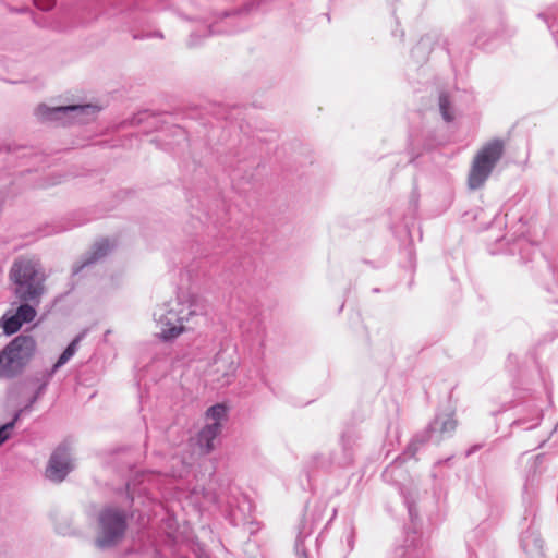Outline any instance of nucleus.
<instances>
[{
	"label": "nucleus",
	"instance_id": "obj_1",
	"mask_svg": "<svg viewBox=\"0 0 558 558\" xmlns=\"http://www.w3.org/2000/svg\"><path fill=\"white\" fill-rule=\"evenodd\" d=\"M108 2L119 5L128 19L129 32L134 39L163 38L160 31H150L154 13L168 8L169 0H83L75 5H64L58 13L53 27L64 32L71 27L87 23L96 17L97 12Z\"/></svg>",
	"mask_w": 558,
	"mask_h": 558
},
{
	"label": "nucleus",
	"instance_id": "obj_2",
	"mask_svg": "<svg viewBox=\"0 0 558 558\" xmlns=\"http://www.w3.org/2000/svg\"><path fill=\"white\" fill-rule=\"evenodd\" d=\"M488 28L487 21L477 14L468 19L461 28L449 37H442L436 31L429 32L421 37L418 43L411 50V57L416 63H424L435 46H440L447 51L451 61L460 53L461 47L465 45H480L486 48L483 37Z\"/></svg>",
	"mask_w": 558,
	"mask_h": 558
},
{
	"label": "nucleus",
	"instance_id": "obj_3",
	"mask_svg": "<svg viewBox=\"0 0 558 558\" xmlns=\"http://www.w3.org/2000/svg\"><path fill=\"white\" fill-rule=\"evenodd\" d=\"M207 306L197 295H189L186 300L180 296L154 312V318L159 327V337L168 342L178 338L182 332L194 329V326L205 320Z\"/></svg>",
	"mask_w": 558,
	"mask_h": 558
},
{
	"label": "nucleus",
	"instance_id": "obj_4",
	"mask_svg": "<svg viewBox=\"0 0 558 558\" xmlns=\"http://www.w3.org/2000/svg\"><path fill=\"white\" fill-rule=\"evenodd\" d=\"M9 278L13 294L21 303L37 307L45 293L46 276L40 263L34 258H17L11 266Z\"/></svg>",
	"mask_w": 558,
	"mask_h": 558
},
{
	"label": "nucleus",
	"instance_id": "obj_5",
	"mask_svg": "<svg viewBox=\"0 0 558 558\" xmlns=\"http://www.w3.org/2000/svg\"><path fill=\"white\" fill-rule=\"evenodd\" d=\"M37 349L31 335L14 337L0 350V378L13 379L20 376L33 360Z\"/></svg>",
	"mask_w": 558,
	"mask_h": 558
},
{
	"label": "nucleus",
	"instance_id": "obj_6",
	"mask_svg": "<svg viewBox=\"0 0 558 558\" xmlns=\"http://www.w3.org/2000/svg\"><path fill=\"white\" fill-rule=\"evenodd\" d=\"M267 0H254L246 3L242 9L238 11H225L219 21L215 24H202L196 31L190 34L187 39V46L194 48L201 45V38L214 34H235L244 31L248 27V21L246 15Z\"/></svg>",
	"mask_w": 558,
	"mask_h": 558
},
{
	"label": "nucleus",
	"instance_id": "obj_7",
	"mask_svg": "<svg viewBox=\"0 0 558 558\" xmlns=\"http://www.w3.org/2000/svg\"><path fill=\"white\" fill-rule=\"evenodd\" d=\"M126 529V511L111 505L105 506L97 517L95 546L101 550L116 547L124 538Z\"/></svg>",
	"mask_w": 558,
	"mask_h": 558
},
{
	"label": "nucleus",
	"instance_id": "obj_8",
	"mask_svg": "<svg viewBox=\"0 0 558 558\" xmlns=\"http://www.w3.org/2000/svg\"><path fill=\"white\" fill-rule=\"evenodd\" d=\"M505 153V143L494 138L485 143L473 158L468 174V186L475 191L484 186Z\"/></svg>",
	"mask_w": 558,
	"mask_h": 558
},
{
	"label": "nucleus",
	"instance_id": "obj_9",
	"mask_svg": "<svg viewBox=\"0 0 558 558\" xmlns=\"http://www.w3.org/2000/svg\"><path fill=\"white\" fill-rule=\"evenodd\" d=\"M99 111L100 107L93 104L58 107H48L41 104L35 109V116L41 122H59L62 125L71 123L85 124L93 120Z\"/></svg>",
	"mask_w": 558,
	"mask_h": 558
},
{
	"label": "nucleus",
	"instance_id": "obj_10",
	"mask_svg": "<svg viewBox=\"0 0 558 558\" xmlns=\"http://www.w3.org/2000/svg\"><path fill=\"white\" fill-rule=\"evenodd\" d=\"M456 428L457 421L453 412L436 414L427 428L412 438L404 451V454L411 458L414 457L418 451L420 446L428 441L439 445L444 439L451 437Z\"/></svg>",
	"mask_w": 558,
	"mask_h": 558
},
{
	"label": "nucleus",
	"instance_id": "obj_11",
	"mask_svg": "<svg viewBox=\"0 0 558 558\" xmlns=\"http://www.w3.org/2000/svg\"><path fill=\"white\" fill-rule=\"evenodd\" d=\"M37 315L36 307L33 304L20 303L15 312L7 311L0 318V329L2 333L10 337L16 333L24 324L32 323Z\"/></svg>",
	"mask_w": 558,
	"mask_h": 558
},
{
	"label": "nucleus",
	"instance_id": "obj_12",
	"mask_svg": "<svg viewBox=\"0 0 558 558\" xmlns=\"http://www.w3.org/2000/svg\"><path fill=\"white\" fill-rule=\"evenodd\" d=\"M72 471L71 454L64 445L58 446L51 453L47 468L46 477L52 482H62Z\"/></svg>",
	"mask_w": 558,
	"mask_h": 558
},
{
	"label": "nucleus",
	"instance_id": "obj_13",
	"mask_svg": "<svg viewBox=\"0 0 558 558\" xmlns=\"http://www.w3.org/2000/svg\"><path fill=\"white\" fill-rule=\"evenodd\" d=\"M520 547L526 558L544 557V539L538 530L531 522L530 526L520 536Z\"/></svg>",
	"mask_w": 558,
	"mask_h": 558
},
{
	"label": "nucleus",
	"instance_id": "obj_14",
	"mask_svg": "<svg viewBox=\"0 0 558 558\" xmlns=\"http://www.w3.org/2000/svg\"><path fill=\"white\" fill-rule=\"evenodd\" d=\"M113 245L110 244L108 239H101L97 241L85 255L82 256L81 260L75 263L72 267V275L77 276L83 269L94 265L105 256H107Z\"/></svg>",
	"mask_w": 558,
	"mask_h": 558
},
{
	"label": "nucleus",
	"instance_id": "obj_15",
	"mask_svg": "<svg viewBox=\"0 0 558 558\" xmlns=\"http://www.w3.org/2000/svg\"><path fill=\"white\" fill-rule=\"evenodd\" d=\"M33 149L26 146H19L12 143L0 145V162L12 165L21 160V165H27L31 158H36Z\"/></svg>",
	"mask_w": 558,
	"mask_h": 558
},
{
	"label": "nucleus",
	"instance_id": "obj_16",
	"mask_svg": "<svg viewBox=\"0 0 558 558\" xmlns=\"http://www.w3.org/2000/svg\"><path fill=\"white\" fill-rule=\"evenodd\" d=\"M544 461H545V454L538 453L535 456H526V453L522 454L520 458V462H525V483L527 485H531L533 488L534 485L538 484V477L541 476L543 470H544Z\"/></svg>",
	"mask_w": 558,
	"mask_h": 558
},
{
	"label": "nucleus",
	"instance_id": "obj_17",
	"mask_svg": "<svg viewBox=\"0 0 558 558\" xmlns=\"http://www.w3.org/2000/svg\"><path fill=\"white\" fill-rule=\"evenodd\" d=\"M359 439L356 433L353 429H348L341 435V447L343 456L341 458H331V463H335L341 468L350 465L353 461V446Z\"/></svg>",
	"mask_w": 558,
	"mask_h": 558
},
{
	"label": "nucleus",
	"instance_id": "obj_18",
	"mask_svg": "<svg viewBox=\"0 0 558 558\" xmlns=\"http://www.w3.org/2000/svg\"><path fill=\"white\" fill-rule=\"evenodd\" d=\"M221 429L222 425L208 423L199 430L197 435V444L205 453H209L214 450L215 440L220 435Z\"/></svg>",
	"mask_w": 558,
	"mask_h": 558
},
{
	"label": "nucleus",
	"instance_id": "obj_19",
	"mask_svg": "<svg viewBox=\"0 0 558 558\" xmlns=\"http://www.w3.org/2000/svg\"><path fill=\"white\" fill-rule=\"evenodd\" d=\"M537 485L532 488L531 485L524 484L522 493V501L524 506V520L531 518V522H534L537 509Z\"/></svg>",
	"mask_w": 558,
	"mask_h": 558
},
{
	"label": "nucleus",
	"instance_id": "obj_20",
	"mask_svg": "<svg viewBox=\"0 0 558 558\" xmlns=\"http://www.w3.org/2000/svg\"><path fill=\"white\" fill-rule=\"evenodd\" d=\"M221 345V349L214 357V363L216 365L222 364L226 367V372H232L235 369V347L230 343H222Z\"/></svg>",
	"mask_w": 558,
	"mask_h": 558
},
{
	"label": "nucleus",
	"instance_id": "obj_21",
	"mask_svg": "<svg viewBox=\"0 0 558 558\" xmlns=\"http://www.w3.org/2000/svg\"><path fill=\"white\" fill-rule=\"evenodd\" d=\"M32 381L37 384L33 396L27 400L25 410H32L33 405L45 395L48 385L51 381L50 377H47L43 372L32 378Z\"/></svg>",
	"mask_w": 558,
	"mask_h": 558
},
{
	"label": "nucleus",
	"instance_id": "obj_22",
	"mask_svg": "<svg viewBox=\"0 0 558 558\" xmlns=\"http://www.w3.org/2000/svg\"><path fill=\"white\" fill-rule=\"evenodd\" d=\"M29 411L31 410H25L24 405L23 408L14 411L10 421L0 425V447L12 437V433L16 427V424L20 422L22 414Z\"/></svg>",
	"mask_w": 558,
	"mask_h": 558
},
{
	"label": "nucleus",
	"instance_id": "obj_23",
	"mask_svg": "<svg viewBox=\"0 0 558 558\" xmlns=\"http://www.w3.org/2000/svg\"><path fill=\"white\" fill-rule=\"evenodd\" d=\"M537 16L547 24V27L558 46V2L549 8L547 12H542Z\"/></svg>",
	"mask_w": 558,
	"mask_h": 558
},
{
	"label": "nucleus",
	"instance_id": "obj_24",
	"mask_svg": "<svg viewBox=\"0 0 558 558\" xmlns=\"http://www.w3.org/2000/svg\"><path fill=\"white\" fill-rule=\"evenodd\" d=\"M400 493L403 497V502L408 509L411 523L413 524L414 533H416V519L418 518V510L416 508L414 495L411 490H405V488L403 487L400 488Z\"/></svg>",
	"mask_w": 558,
	"mask_h": 558
},
{
	"label": "nucleus",
	"instance_id": "obj_25",
	"mask_svg": "<svg viewBox=\"0 0 558 558\" xmlns=\"http://www.w3.org/2000/svg\"><path fill=\"white\" fill-rule=\"evenodd\" d=\"M438 107L442 119L447 123H450L454 120V110L448 93L440 92L438 96Z\"/></svg>",
	"mask_w": 558,
	"mask_h": 558
},
{
	"label": "nucleus",
	"instance_id": "obj_26",
	"mask_svg": "<svg viewBox=\"0 0 558 558\" xmlns=\"http://www.w3.org/2000/svg\"><path fill=\"white\" fill-rule=\"evenodd\" d=\"M542 417V410L539 408H535L530 418H518L513 421L512 427H521L524 430H530L539 425Z\"/></svg>",
	"mask_w": 558,
	"mask_h": 558
},
{
	"label": "nucleus",
	"instance_id": "obj_27",
	"mask_svg": "<svg viewBox=\"0 0 558 558\" xmlns=\"http://www.w3.org/2000/svg\"><path fill=\"white\" fill-rule=\"evenodd\" d=\"M147 476L148 475L145 473L138 474L133 481H129L125 484V490H126V496L129 499V506H131L134 501L135 494L137 492V485H144ZM146 488H147L146 486L140 487L138 493L141 490H145Z\"/></svg>",
	"mask_w": 558,
	"mask_h": 558
},
{
	"label": "nucleus",
	"instance_id": "obj_28",
	"mask_svg": "<svg viewBox=\"0 0 558 558\" xmlns=\"http://www.w3.org/2000/svg\"><path fill=\"white\" fill-rule=\"evenodd\" d=\"M206 416L213 420V423L222 425V421H226L228 416V407L223 403H216L207 409Z\"/></svg>",
	"mask_w": 558,
	"mask_h": 558
},
{
	"label": "nucleus",
	"instance_id": "obj_29",
	"mask_svg": "<svg viewBox=\"0 0 558 558\" xmlns=\"http://www.w3.org/2000/svg\"><path fill=\"white\" fill-rule=\"evenodd\" d=\"M87 333H88V329L82 330L80 333H77L72 339V341L63 350V353L66 355V357H69V360H71L75 355V353L78 349V344L84 340V338L87 336Z\"/></svg>",
	"mask_w": 558,
	"mask_h": 558
},
{
	"label": "nucleus",
	"instance_id": "obj_30",
	"mask_svg": "<svg viewBox=\"0 0 558 558\" xmlns=\"http://www.w3.org/2000/svg\"><path fill=\"white\" fill-rule=\"evenodd\" d=\"M303 529L304 527H302L298 533V536H296L295 543H294V549H295L296 555L301 556L300 558H307L305 547H304V539L310 535V532H305Z\"/></svg>",
	"mask_w": 558,
	"mask_h": 558
},
{
	"label": "nucleus",
	"instance_id": "obj_31",
	"mask_svg": "<svg viewBox=\"0 0 558 558\" xmlns=\"http://www.w3.org/2000/svg\"><path fill=\"white\" fill-rule=\"evenodd\" d=\"M399 460H400L399 458L395 459V461L391 464H389L384 470V472L381 474L384 481H386V482H393L395 481V478H393L395 474L397 472H402V470H401V462Z\"/></svg>",
	"mask_w": 558,
	"mask_h": 558
},
{
	"label": "nucleus",
	"instance_id": "obj_32",
	"mask_svg": "<svg viewBox=\"0 0 558 558\" xmlns=\"http://www.w3.org/2000/svg\"><path fill=\"white\" fill-rule=\"evenodd\" d=\"M69 357H66V355L62 352L59 357L57 359V361L53 363V365L48 368V369H45L43 373L45 375H47V377H50L52 379V377L54 376V374L62 367L64 366L68 362H69Z\"/></svg>",
	"mask_w": 558,
	"mask_h": 558
},
{
	"label": "nucleus",
	"instance_id": "obj_33",
	"mask_svg": "<svg viewBox=\"0 0 558 558\" xmlns=\"http://www.w3.org/2000/svg\"><path fill=\"white\" fill-rule=\"evenodd\" d=\"M172 133H173V135L175 137V141L174 142H168L167 143L168 145H173V144L181 145V144L187 142L186 132H185V130L183 128L174 126L172 129Z\"/></svg>",
	"mask_w": 558,
	"mask_h": 558
},
{
	"label": "nucleus",
	"instance_id": "obj_34",
	"mask_svg": "<svg viewBox=\"0 0 558 558\" xmlns=\"http://www.w3.org/2000/svg\"><path fill=\"white\" fill-rule=\"evenodd\" d=\"M35 1V4L36 7L39 9V10H43V11H49L51 10L54 4H56V1L54 0H34Z\"/></svg>",
	"mask_w": 558,
	"mask_h": 558
},
{
	"label": "nucleus",
	"instance_id": "obj_35",
	"mask_svg": "<svg viewBox=\"0 0 558 558\" xmlns=\"http://www.w3.org/2000/svg\"><path fill=\"white\" fill-rule=\"evenodd\" d=\"M518 364V356L514 355V354H509L508 356V366H510V364Z\"/></svg>",
	"mask_w": 558,
	"mask_h": 558
},
{
	"label": "nucleus",
	"instance_id": "obj_36",
	"mask_svg": "<svg viewBox=\"0 0 558 558\" xmlns=\"http://www.w3.org/2000/svg\"><path fill=\"white\" fill-rule=\"evenodd\" d=\"M481 448L480 445H476V446H473L471 447L468 451H466V457L471 456L472 453H474L476 450H478Z\"/></svg>",
	"mask_w": 558,
	"mask_h": 558
},
{
	"label": "nucleus",
	"instance_id": "obj_37",
	"mask_svg": "<svg viewBox=\"0 0 558 558\" xmlns=\"http://www.w3.org/2000/svg\"><path fill=\"white\" fill-rule=\"evenodd\" d=\"M153 553H154V558H159V555H158L157 549H155V548H154V549H153Z\"/></svg>",
	"mask_w": 558,
	"mask_h": 558
},
{
	"label": "nucleus",
	"instance_id": "obj_38",
	"mask_svg": "<svg viewBox=\"0 0 558 558\" xmlns=\"http://www.w3.org/2000/svg\"><path fill=\"white\" fill-rule=\"evenodd\" d=\"M373 292L377 293V292H379V289L375 288V289H373Z\"/></svg>",
	"mask_w": 558,
	"mask_h": 558
}]
</instances>
